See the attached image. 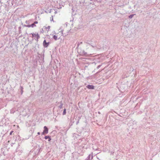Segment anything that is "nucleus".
<instances>
[{"label":"nucleus","instance_id":"14","mask_svg":"<svg viewBox=\"0 0 160 160\" xmlns=\"http://www.w3.org/2000/svg\"><path fill=\"white\" fill-rule=\"evenodd\" d=\"M38 135H40V132H38Z\"/></svg>","mask_w":160,"mask_h":160},{"label":"nucleus","instance_id":"9","mask_svg":"<svg viewBox=\"0 0 160 160\" xmlns=\"http://www.w3.org/2000/svg\"><path fill=\"white\" fill-rule=\"evenodd\" d=\"M28 28H30L31 27V25H28L26 26Z\"/></svg>","mask_w":160,"mask_h":160},{"label":"nucleus","instance_id":"8","mask_svg":"<svg viewBox=\"0 0 160 160\" xmlns=\"http://www.w3.org/2000/svg\"><path fill=\"white\" fill-rule=\"evenodd\" d=\"M49 138H50L49 136H46L45 137V139H47Z\"/></svg>","mask_w":160,"mask_h":160},{"label":"nucleus","instance_id":"7","mask_svg":"<svg viewBox=\"0 0 160 160\" xmlns=\"http://www.w3.org/2000/svg\"><path fill=\"white\" fill-rule=\"evenodd\" d=\"M31 27L32 28H33L35 27H36V25H35L34 23H33L31 25Z\"/></svg>","mask_w":160,"mask_h":160},{"label":"nucleus","instance_id":"11","mask_svg":"<svg viewBox=\"0 0 160 160\" xmlns=\"http://www.w3.org/2000/svg\"><path fill=\"white\" fill-rule=\"evenodd\" d=\"M33 23L35 24H37L38 23V22L37 21H35Z\"/></svg>","mask_w":160,"mask_h":160},{"label":"nucleus","instance_id":"1","mask_svg":"<svg viewBox=\"0 0 160 160\" xmlns=\"http://www.w3.org/2000/svg\"><path fill=\"white\" fill-rule=\"evenodd\" d=\"M32 36L37 41H38V39L40 38L39 35L38 33H32Z\"/></svg>","mask_w":160,"mask_h":160},{"label":"nucleus","instance_id":"4","mask_svg":"<svg viewBox=\"0 0 160 160\" xmlns=\"http://www.w3.org/2000/svg\"><path fill=\"white\" fill-rule=\"evenodd\" d=\"M87 87L89 89H94V86L92 85H88Z\"/></svg>","mask_w":160,"mask_h":160},{"label":"nucleus","instance_id":"12","mask_svg":"<svg viewBox=\"0 0 160 160\" xmlns=\"http://www.w3.org/2000/svg\"><path fill=\"white\" fill-rule=\"evenodd\" d=\"M48 139H49L48 140V141L49 142L50 141L51 139V138H49Z\"/></svg>","mask_w":160,"mask_h":160},{"label":"nucleus","instance_id":"5","mask_svg":"<svg viewBox=\"0 0 160 160\" xmlns=\"http://www.w3.org/2000/svg\"><path fill=\"white\" fill-rule=\"evenodd\" d=\"M53 38H54V39L55 40H56L58 39V35H55L53 36Z\"/></svg>","mask_w":160,"mask_h":160},{"label":"nucleus","instance_id":"3","mask_svg":"<svg viewBox=\"0 0 160 160\" xmlns=\"http://www.w3.org/2000/svg\"><path fill=\"white\" fill-rule=\"evenodd\" d=\"M49 44V42H47L46 40H44L43 41V46L44 47L46 48V47H47L48 46Z\"/></svg>","mask_w":160,"mask_h":160},{"label":"nucleus","instance_id":"10","mask_svg":"<svg viewBox=\"0 0 160 160\" xmlns=\"http://www.w3.org/2000/svg\"><path fill=\"white\" fill-rule=\"evenodd\" d=\"M133 16V15H130V16H129V18H132V17Z\"/></svg>","mask_w":160,"mask_h":160},{"label":"nucleus","instance_id":"2","mask_svg":"<svg viewBox=\"0 0 160 160\" xmlns=\"http://www.w3.org/2000/svg\"><path fill=\"white\" fill-rule=\"evenodd\" d=\"M44 131L42 133V135H44L45 134H47L48 133V129L45 126L44 127Z\"/></svg>","mask_w":160,"mask_h":160},{"label":"nucleus","instance_id":"6","mask_svg":"<svg viewBox=\"0 0 160 160\" xmlns=\"http://www.w3.org/2000/svg\"><path fill=\"white\" fill-rule=\"evenodd\" d=\"M66 109H64V110H63V115H65L66 114Z\"/></svg>","mask_w":160,"mask_h":160},{"label":"nucleus","instance_id":"13","mask_svg":"<svg viewBox=\"0 0 160 160\" xmlns=\"http://www.w3.org/2000/svg\"><path fill=\"white\" fill-rule=\"evenodd\" d=\"M13 132V131H11V132H10V135H11L12 134V133Z\"/></svg>","mask_w":160,"mask_h":160}]
</instances>
